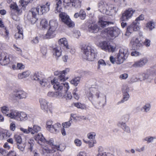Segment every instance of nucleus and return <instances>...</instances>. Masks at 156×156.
Returning a JSON list of instances; mask_svg holds the SVG:
<instances>
[{"label": "nucleus", "instance_id": "1", "mask_svg": "<svg viewBox=\"0 0 156 156\" xmlns=\"http://www.w3.org/2000/svg\"><path fill=\"white\" fill-rule=\"evenodd\" d=\"M51 83L53 85L54 89L57 91L55 92H49L47 94V95L50 97L62 98L64 96L65 93L69 88V84L67 83H60L57 82H54L52 83L51 80Z\"/></svg>", "mask_w": 156, "mask_h": 156}, {"label": "nucleus", "instance_id": "2", "mask_svg": "<svg viewBox=\"0 0 156 156\" xmlns=\"http://www.w3.org/2000/svg\"><path fill=\"white\" fill-rule=\"evenodd\" d=\"M2 113L11 119L20 121H24L27 119V115L23 112H19L17 111L10 109V108H1Z\"/></svg>", "mask_w": 156, "mask_h": 156}, {"label": "nucleus", "instance_id": "3", "mask_svg": "<svg viewBox=\"0 0 156 156\" xmlns=\"http://www.w3.org/2000/svg\"><path fill=\"white\" fill-rule=\"evenodd\" d=\"M83 59L89 61H93L95 58L97 52V50L90 46L85 45L81 48Z\"/></svg>", "mask_w": 156, "mask_h": 156}, {"label": "nucleus", "instance_id": "4", "mask_svg": "<svg viewBox=\"0 0 156 156\" xmlns=\"http://www.w3.org/2000/svg\"><path fill=\"white\" fill-rule=\"evenodd\" d=\"M49 28L47 33L45 34V37L47 38H52L55 36V31L57 29L58 23L55 20H51L49 21Z\"/></svg>", "mask_w": 156, "mask_h": 156}, {"label": "nucleus", "instance_id": "5", "mask_svg": "<svg viewBox=\"0 0 156 156\" xmlns=\"http://www.w3.org/2000/svg\"><path fill=\"white\" fill-rule=\"evenodd\" d=\"M50 5V2H47L45 4L38 6L36 8H33L32 13L34 14L37 12L38 14L40 15L46 13L49 10Z\"/></svg>", "mask_w": 156, "mask_h": 156}, {"label": "nucleus", "instance_id": "6", "mask_svg": "<svg viewBox=\"0 0 156 156\" xmlns=\"http://www.w3.org/2000/svg\"><path fill=\"white\" fill-rule=\"evenodd\" d=\"M117 62L118 63H122L127 58L129 55V52L128 48L126 47L121 48L120 49Z\"/></svg>", "mask_w": 156, "mask_h": 156}, {"label": "nucleus", "instance_id": "7", "mask_svg": "<svg viewBox=\"0 0 156 156\" xmlns=\"http://www.w3.org/2000/svg\"><path fill=\"white\" fill-rule=\"evenodd\" d=\"M98 7L99 9L102 10L110 11L114 13L116 12L115 8L113 7L112 5H111V6L109 7L108 4L103 0H100L98 2Z\"/></svg>", "mask_w": 156, "mask_h": 156}, {"label": "nucleus", "instance_id": "8", "mask_svg": "<svg viewBox=\"0 0 156 156\" xmlns=\"http://www.w3.org/2000/svg\"><path fill=\"white\" fill-rule=\"evenodd\" d=\"M100 91L97 89L91 88L87 91L86 94L89 100L92 101L94 100V95L98 99L100 97Z\"/></svg>", "mask_w": 156, "mask_h": 156}, {"label": "nucleus", "instance_id": "9", "mask_svg": "<svg viewBox=\"0 0 156 156\" xmlns=\"http://www.w3.org/2000/svg\"><path fill=\"white\" fill-rule=\"evenodd\" d=\"M139 22L134 20L132 23L127 28L125 35L129 36L133 31H137L140 29Z\"/></svg>", "mask_w": 156, "mask_h": 156}, {"label": "nucleus", "instance_id": "10", "mask_svg": "<svg viewBox=\"0 0 156 156\" xmlns=\"http://www.w3.org/2000/svg\"><path fill=\"white\" fill-rule=\"evenodd\" d=\"M135 11L132 8H129L126 10L122 13L120 18L121 21H126L130 19L133 16Z\"/></svg>", "mask_w": 156, "mask_h": 156}, {"label": "nucleus", "instance_id": "11", "mask_svg": "<svg viewBox=\"0 0 156 156\" xmlns=\"http://www.w3.org/2000/svg\"><path fill=\"white\" fill-rule=\"evenodd\" d=\"M70 71L69 68H66L64 70L61 71V74L57 77H55L51 80V83H53L54 82H57L59 83L60 82H64L68 78L65 77V75L67 74Z\"/></svg>", "mask_w": 156, "mask_h": 156}, {"label": "nucleus", "instance_id": "12", "mask_svg": "<svg viewBox=\"0 0 156 156\" xmlns=\"http://www.w3.org/2000/svg\"><path fill=\"white\" fill-rule=\"evenodd\" d=\"M64 5L70 7L73 6L76 8H80L81 7V0H62Z\"/></svg>", "mask_w": 156, "mask_h": 156}, {"label": "nucleus", "instance_id": "13", "mask_svg": "<svg viewBox=\"0 0 156 156\" xmlns=\"http://www.w3.org/2000/svg\"><path fill=\"white\" fill-rule=\"evenodd\" d=\"M101 49L108 52H113L116 48L115 45H111L106 41H102L100 42L99 45Z\"/></svg>", "mask_w": 156, "mask_h": 156}, {"label": "nucleus", "instance_id": "14", "mask_svg": "<svg viewBox=\"0 0 156 156\" xmlns=\"http://www.w3.org/2000/svg\"><path fill=\"white\" fill-rule=\"evenodd\" d=\"M59 16L62 21L69 27H73L74 26V23L71 20L66 14L61 12L59 14Z\"/></svg>", "mask_w": 156, "mask_h": 156}, {"label": "nucleus", "instance_id": "15", "mask_svg": "<svg viewBox=\"0 0 156 156\" xmlns=\"http://www.w3.org/2000/svg\"><path fill=\"white\" fill-rule=\"evenodd\" d=\"M155 76V72L150 69L147 70L142 74L143 80H146L149 83L151 82Z\"/></svg>", "mask_w": 156, "mask_h": 156}, {"label": "nucleus", "instance_id": "16", "mask_svg": "<svg viewBox=\"0 0 156 156\" xmlns=\"http://www.w3.org/2000/svg\"><path fill=\"white\" fill-rule=\"evenodd\" d=\"M11 62L9 56L4 52H2L0 49V64L2 65H7Z\"/></svg>", "mask_w": 156, "mask_h": 156}, {"label": "nucleus", "instance_id": "17", "mask_svg": "<svg viewBox=\"0 0 156 156\" xmlns=\"http://www.w3.org/2000/svg\"><path fill=\"white\" fill-rule=\"evenodd\" d=\"M130 44L134 49H139L142 46L141 41L137 37H133L130 41Z\"/></svg>", "mask_w": 156, "mask_h": 156}, {"label": "nucleus", "instance_id": "18", "mask_svg": "<svg viewBox=\"0 0 156 156\" xmlns=\"http://www.w3.org/2000/svg\"><path fill=\"white\" fill-rule=\"evenodd\" d=\"M41 153L43 156H54L53 154L55 151V150H52L49 149L48 147L44 146L41 148Z\"/></svg>", "mask_w": 156, "mask_h": 156}, {"label": "nucleus", "instance_id": "19", "mask_svg": "<svg viewBox=\"0 0 156 156\" xmlns=\"http://www.w3.org/2000/svg\"><path fill=\"white\" fill-rule=\"evenodd\" d=\"M148 62V59L147 58H142L139 60L135 62L132 66L135 68L142 67L145 65Z\"/></svg>", "mask_w": 156, "mask_h": 156}, {"label": "nucleus", "instance_id": "20", "mask_svg": "<svg viewBox=\"0 0 156 156\" xmlns=\"http://www.w3.org/2000/svg\"><path fill=\"white\" fill-rule=\"evenodd\" d=\"M13 95L19 99H25L27 97V94L23 90H20L14 91Z\"/></svg>", "mask_w": 156, "mask_h": 156}, {"label": "nucleus", "instance_id": "21", "mask_svg": "<svg viewBox=\"0 0 156 156\" xmlns=\"http://www.w3.org/2000/svg\"><path fill=\"white\" fill-rule=\"evenodd\" d=\"M62 50L61 48L58 46L55 45L52 47V52L54 57L56 58H58L62 55Z\"/></svg>", "mask_w": 156, "mask_h": 156}, {"label": "nucleus", "instance_id": "22", "mask_svg": "<svg viewBox=\"0 0 156 156\" xmlns=\"http://www.w3.org/2000/svg\"><path fill=\"white\" fill-rule=\"evenodd\" d=\"M108 33L112 37H116L120 33V30L116 27H112L109 28Z\"/></svg>", "mask_w": 156, "mask_h": 156}, {"label": "nucleus", "instance_id": "23", "mask_svg": "<svg viewBox=\"0 0 156 156\" xmlns=\"http://www.w3.org/2000/svg\"><path fill=\"white\" fill-rule=\"evenodd\" d=\"M129 91V89L127 87H126L122 89L123 98L120 102H118V104H119L120 103H123L128 99L129 97V95L128 93Z\"/></svg>", "mask_w": 156, "mask_h": 156}, {"label": "nucleus", "instance_id": "24", "mask_svg": "<svg viewBox=\"0 0 156 156\" xmlns=\"http://www.w3.org/2000/svg\"><path fill=\"white\" fill-rule=\"evenodd\" d=\"M18 32L15 35V38L17 39H22L23 38V29L20 26H18L17 27Z\"/></svg>", "mask_w": 156, "mask_h": 156}, {"label": "nucleus", "instance_id": "25", "mask_svg": "<svg viewBox=\"0 0 156 156\" xmlns=\"http://www.w3.org/2000/svg\"><path fill=\"white\" fill-rule=\"evenodd\" d=\"M99 20L98 22V23L101 27H104L109 24H114V23L112 22L107 21H105L104 17L99 18Z\"/></svg>", "mask_w": 156, "mask_h": 156}, {"label": "nucleus", "instance_id": "26", "mask_svg": "<svg viewBox=\"0 0 156 156\" xmlns=\"http://www.w3.org/2000/svg\"><path fill=\"white\" fill-rule=\"evenodd\" d=\"M89 31L94 33H97L99 30V28L98 26L94 23L90 24L88 26Z\"/></svg>", "mask_w": 156, "mask_h": 156}, {"label": "nucleus", "instance_id": "27", "mask_svg": "<svg viewBox=\"0 0 156 156\" xmlns=\"http://www.w3.org/2000/svg\"><path fill=\"white\" fill-rule=\"evenodd\" d=\"M59 43L66 50L70 49V46L69 45L67 39L65 38H62L59 40Z\"/></svg>", "mask_w": 156, "mask_h": 156}, {"label": "nucleus", "instance_id": "28", "mask_svg": "<svg viewBox=\"0 0 156 156\" xmlns=\"http://www.w3.org/2000/svg\"><path fill=\"white\" fill-rule=\"evenodd\" d=\"M0 35L2 36L6 40L9 39V32L6 27L3 28L0 30Z\"/></svg>", "mask_w": 156, "mask_h": 156}, {"label": "nucleus", "instance_id": "29", "mask_svg": "<svg viewBox=\"0 0 156 156\" xmlns=\"http://www.w3.org/2000/svg\"><path fill=\"white\" fill-rule=\"evenodd\" d=\"M61 126L60 123H57L53 125L51 129H50V132L52 133H57L59 132Z\"/></svg>", "mask_w": 156, "mask_h": 156}, {"label": "nucleus", "instance_id": "30", "mask_svg": "<svg viewBox=\"0 0 156 156\" xmlns=\"http://www.w3.org/2000/svg\"><path fill=\"white\" fill-rule=\"evenodd\" d=\"M34 138L36 140L38 141V143L41 145H42L41 143H45L46 141V139L41 133L37 134L35 136Z\"/></svg>", "mask_w": 156, "mask_h": 156}, {"label": "nucleus", "instance_id": "31", "mask_svg": "<svg viewBox=\"0 0 156 156\" xmlns=\"http://www.w3.org/2000/svg\"><path fill=\"white\" fill-rule=\"evenodd\" d=\"M55 3L56 5L55 13L60 12L62 9L61 7L62 5L61 0H55Z\"/></svg>", "mask_w": 156, "mask_h": 156}, {"label": "nucleus", "instance_id": "32", "mask_svg": "<svg viewBox=\"0 0 156 156\" xmlns=\"http://www.w3.org/2000/svg\"><path fill=\"white\" fill-rule=\"evenodd\" d=\"M25 143V145L27 149L30 150V151H32L33 150V148L34 146V141L33 140H29L27 142Z\"/></svg>", "mask_w": 156, "mask_h": 156}, {"label": "nucleus", "instance_id": "33", "mask_svg": "<svg viewBox=\"0 0 156 156\" xmlns=\"http://www.w3.org/2000/svg\"><path fill=\"white\" fill-rule=\"evenodd\" d=\"M39 102L41 107H50L52 106L51 104V103H49L44 99L42 98L40 99L39 100Z\"/></svg>", "mask_w": 156, "mask_h": 156}, {"label": "nucleus", "instance_id": "34", "mask_svg": "<svg viewBox=\"0 0 156 156\" xmlns=\"http://www.w3.org/2000/svg\"><path fill=\"white\" fill-rule=\"evenodd\" d=\"M32 8L31 9V10L30 11L29 13V15H32V18H29V19L30 20L31 23L33 24L35 23L37 20L36 17L37 12H36V14H34V13H32Z\"/></svg>", "mask_w": 156, "mask_h": 156}, {"label": "nucleus", "instance_id": "35", "mask_svg": "<svg viewBox=\"0 0 156 156\" xmlns=\"http://www.w3.org/2000/svg\"><path fill=\"white\" fill-rule=\"evenodd\" d=\"M80 78L79 77H76L73 78L70 81V83L75 86H77L80 82Z\"/></svg>", "mask_w": 156, "mask_h": 156}, {"label": "nucleus", "instance_id": "36", "mask_svg": "<svg viewBox=\"0 0 156 156\" xmlns=\"http://www.w3.org/2000/svg\"><path fill=\"white\" fill-rule=\"evenodd\" d=\"M31 129L30 130V133L31 134H34L35 133H37L38 132L40 131L41 129V128L36 125H34L33 128H31Z\"/></svg>", "mask_w": 156, "mask_h": 156}, {"label": "nucleus", "instance_id": "37", "mask_svg": "<svg viewBox=\"0 0 156 156\" xmlns=\"http://www.w3.org/2000/svg\"><path fill=\"white\" fill-rule=\"evenodd\" d=\"M10 7L12 9L16 11L18 14H20L21 12V11L20 10L21 8L17 6L16 3L11 4L10 5Z\"/></svg>", "mask_w": 156, "mask_h": 156}, {"label": "nucleus", "instance_id": "38", "mask_svg": "<svg viewBox=\"0 0 156 156\" xmlns=\"http://www.w3.org/2000/svg\"><path fill=\"white\" fill-rule=\"evenodd\" d=\"M41 74L39 72L35 73L33 76L32 79L33 80L37 81L38 82L42 78Z\"/></svg>", "mask_w": 156, "mask_h": 156}, {"label": "nucleus", "instance_id": "39", "mask_svg": "<svg viewBox=\"0 0 156 156\" xmlns=\"http://www.w3.org/2000/svg\"><path fill=\"white\" fill-rule=\"evenodd\" d=\"M39 82L41 85L43 87L48 86L49 83L48 80L47 79H43L42 78L39 80Z\"/></svg>", "mask_w": 156, "mask_h": 156}, {"label": "nucleus", "instance_id": "40", "mask_svg": "<svg viewBox=\"0 0 156 156\" xmlns=\"http://www.w3.org/2000/svg\"><path fill=\"white\" fill-rule=\"evenodd\" d=\"M146 27L147 30L151 31L155 28L154 23L153 22H149L147 24Z\"/></svg>", "mask_w": 156, "mask_h": 156}, {"label": "nucleus", "instance_id": "41", "mask_svg": "<svg viewBox=\"0 0 156 156\" xmlns=\"http://www.w3.org/2000/svg\"><path fill=\"white\" fill-rule=\"evenodd\" d=\"M45 142H46L47 144H48L51 145L53 146L55 148V149H57V150L61 151V150L60 149L59 146L54 145V140L53 139H50L49 140V141H46H46Z\"/></svg>", "mask_w": 156, "mask_h": 156}, {"label": "nucleus", "instance_id": "42", "mask_svg": "<svg viewBox=\"0 0 156 156\" xmlns=\"http://www.w3.org/2000/svg\"><path fill=\"white\" fill-rule=\"evenodd\" d=\"M17 148L20 151H23L26 147L25 143L22 142L17 144Z\"/></svg>", "mask_w": 156, "mask_h": 156}, {"label": "nucleus", "instance_id": "43", "mask_svg": "<svg viewBox=\"0 0 156 156\" xmlns=\"http://www.w3.org/2000/svg\"><path fill=\"white\" fill-rule=\"evenodd\" d=\"M40 25L42 28L45 29L48 26V22L46 19H43L40 22Z\"/></svg>", "mask_w": 156, "mask_h": 156}, {"label": "nucleus", "instance_id": "44", "mask_svg": "<svg viewBox=\"0 0 156 156\" xmlns=\"http://www.w3.org/2000/svg\"><path fill=\"white\" fill-rule=\"evenodd\" d=\"M72 119L71 117L69 121L63 123L62 124V127L65 128H69L72 122Z\"/></svg>", "mask_w": 156, "mask_h": 156}, {"label": "nucleus", "instance_id": "45", "mask_svg": "<svg viewBox=\"0 0 156 156\" xmlns=\"http://www.w3.org/2000/svg\"><path fill=\"white\" fill-rule=\"evenodd\" d=\"M118 57V55L115 58L113 56H111L110 57V60L112 64H114L115 62L118 64H120L122 63H118L117 62V60H119Z\"/></svg>", "mask_w": 156, "mask_h": 156}, {"label": "nucleus", "instance_id": "46", "mask_svg": "<svg viewBox=\"0 0 156 156\" xmlns=\"http://www.w3.org/2000/svg\"><path fill=\"white\" fill-rule=\"evenodd\" d=\"M80 18L81 20H84L86 16L85 12L83 9H81L79 12Z\"/></svg>", "mask_w": 156, "mask_h": 156}, {"label": "nucleus", "instance_id": "47", "mask_svg": "<svg viewBox=\"0 0 156 156\" xmlns=\"http://www.w3.org/2000/svg\"><path fill=\"white\" fill-rule=\"evenodd\" d=\"M33 0H20L19 2L20 5L22 7L25 6V5H27L29 2L33 1Z\"/></svg>", "mask_w": 156, "mask_h": 156}, {"label": "nucleus", "instance_id": "48", "mask_svg": "<svg viewBox=\"0 0 156 156\" xmlns=\"http://www.w3.org/2000/svg\"><path fill=\"white\" fill-rule=\"evenodd\" d=\"M52 122L51 120L48 121L46 123V128L50 132V129H51L53 126L52 125Z\"/></svg>", "mask_w": 156, "mask_h": 156}, {"label": "nucleus", "instance_id": "49", "mask_svg": "<svg viewBox=\"0 0 156 156\" xmlns=\"http://www.w3.org/2000/svg\"><path fill=\"white\" fill-rule=\"evenodd\" d=\"M14 139L16 142V144L22 142L21 137L19 135H15L14 136Z\"/></svg>", "mask_w": 156, "mask_h": 156}, {"label": "nucleus", "instance_id": "50", "mask_svg": "<svg viewBox=\"0 0 156 156\" xmlns=\"http://www.w3.org/2000/svg\"><path fill=\"white\" fill-rule=\"evenodd\" d=\"M129 119V115L128 114H126L122 116L121 118V121H123L125 122H127Z\"/></svg>", "mask_w": 156, "mask_h": 156}, {"label": "nucleus", "instance_id": "51", "mask_svg": "<svg viewBox=\"0 0 156 156\" xmlns=\"http://www.w3.org/2000/svg\"><path fill=\"white\" fill-rule=\"evenodd\" d=\"M96 135V133L94 132H92L87 134V136L90 140H93L94 139Z\"/></svg>", "mask_w": 156, "mask_h": 156}, {"label": "nucleus", "instance_id": "52", "mask_svg": "<svg viewBox=\"0 0 156 156\" xmlns=\"http://www.w3.org/2000/svg\"><path fill=\"white\" fill-rule=\"evenodd\" d=\"M155 138V137L152 136L146 137L144 139V140L147 141V143H149L153 142L154 139Z\"/></svg>", "mask_w": 156, "mask_h": 156}, {"label": "nucleus", "instance_id": "53", "mask_svg": "<svg viewBox=\"0 0 156 156\" xmlns=\"http://www.w3.org/2000/svg\"><path fill=\"white\" fill-rule=\"evenodd\" d=\"M136 110H139V111H136V112H138L140 111L142 112H147L150 110V108H136Z\"/></svg>", "mask_w": 156, "mask_h": 156}, {"label": "nucleus", "instance_id": "54", "mask_svg": "<svg viewBox=\"0 0 156 156\" xmlns=\"http://www.w3.org/2000/svg\"><path fill=\"white\" fill-rule=\"evenodd\" d=\"M126 125V122L123 121H121V120L117 124V126L121 128L122 129Z\"/></svg>", "mask_w": 156, "mask_h": 156}, {"label": "nucleus", "instance_id": "55", "mask_svg": "<svg viewBox=\"0 0 156 156\" xmlns=\"http://www.w3.org/2000/svg\"><path fill=\"white\" fill-rule=\"evenodd\" d=\"M31 127H28V129H25L23 128H20V130L24 133H30Z\"/></svg>", "mask_w": 156, "mask_h": 156}, {"label": "nucleus", "instance_id": "56", "mask_svg": "<svg viewBox=\"0 0 156 156\" xmlns=\"http://www.w3.org/2000/svg\"><path fill=\"white\" fill-rule=\"evenodd\" d=\"M73 36L76 38H78L80 35V31L77 30H74L73 31Z\"/></svg>", "mask_w": 156, "mask_h": 156}, {"label": "nucleus", "instance_id": "57", "mask_svg": "<svg viewBox=\"0 0 156 156\" xmlns=\"http://www.w3.org/2000/svg\"><path fill=\"white\" fill-rule=\"evenodd\" d=\"M143 44H144L147 47H148L151 44V41L148 39H145Z\"/></svg>", "mask_w": 156, "mask_h": 156}, {"label": "nucleus", "instance_id": "58", "mask_svg": "<svg viewBox=\"0 0 156 156\" xmlns=\"http://www.w3.org/2000/svg\"><path fill=\"white\" fill-rule=\"evenodd\" d=\"M128 76V75L127 73H124L121 74L119 76V78L121 80H125L126 79Z\"/></svg>", "mask_w": 156, "mask_h": 156}, {"label": "nucleus", "instance_id": "59", "mask_svg": "<svg viewBox=\"0 0 156 156\" xmlns=\"http://www.w3.org/2000/svg\"><path fill=\"white\" fill-rule=\"evenodd\" d=\"M97 156H110V155L109 154H106V152L101 151L99 152Z\"/></svg>", "mask_w": 156, "mask_h": 156}, {"label": "nucleus", "instance_id": "60", "mask_svg": "<svg viewBox=\"0 0 156 156\" xmlns=\"http://www.w3.org/2000/svg\"><path fill=\"white\" fill-rule=\"evenodd\" d=\"M75 144L77 146H80L81 145L82 142L80 140L78 139H76L74 140Z\"/></svg>", "mask_w": 156, "mask_h": 156}, {"label": "nucleus", "instance_id": "61", "mask_svg": "<svg viewBox=\"0 0 156 156\" xmlns=\"http://www.w3.org/2000/svg\"><path fill=\"white\" fill-rule=\"evenodd\" d=\"M141 54L140 52L136 51H132L131 53V55L132 56H137L140 55Z\"/></svg>", "mask_w": 156, "mask_h": 156}, {"label": "nucleus", "instance_id": "62", "mask_svg": "<svg viewBox=\"0 0 156 156\" xmlns=\"http://www.w3.org/2000/svg\"><path fill=\"white\" fill-rule=\"evenodd\" d=\"M14 49L17 51V53L18 54H21L22 53V50L20 48L17 47L16 45H14L13 46Z\"/></svg>", "mask_w": 156, "mask_h": 156}, {"label": "nucleus", "instance_id": "63", "mask_svg": "<svg viewBox=\"0 0 156 156\" xmlns=\"http://www.w3.org/2000/svg\"><path fill=\"white\" fill-rule=\"evenodd\" d=\"M10 129L12 131H14L15 130L16 125L14 122H12L10 124Z\"/></svg>", "mask_w": 156, "mask_h": 156}, {"label": "nucleus", "instance_id": "64", "mask_svg": "<svg viewBox=\"0 0 156 156\" xmlns=\"http://www.w3.org/2000/svg\"><path fill=\"white\" fill-rule=\"evenodd\" d=\"M122 129L125 132L127 133H130V128L126 125Z\"/></svg>", "mask_w": 156, "mask_h": 156}]
</instances>
